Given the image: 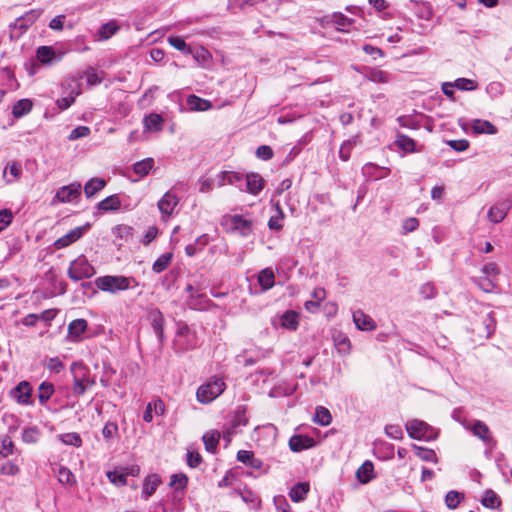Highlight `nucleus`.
Instances as JSON below:
<instances>
[{
    "instance_id": "f257e3e1",
    "label": "nucleus",
    "mask_w": 512,
    "mask_h": 512,
    "mask_svg": "<svg viewBox=\"0 0 512 512\" xmlns=\"http://www.w3.org/2000/svg\"><path fill=\"white\" fill-rule=\"evenodd\" d=\"M175 334L172 341V349L177 355H183L200 346L199 337L194 325H189L183 320L175 322Z\"/></svg>"
},
{
    "instance_id": "f03ea898",
    "label": "nucleus",
    "mask_w": 512,
    "mask_h": 512,
    "mask_svg": "<svg viewBox=\"0 0 512 512\" xmlns=\"http://www.w3.org/2000/svg\"><path fill=\"white\" fill-rule=\"evenodd\" d=\"M222 229L228 234H237L247 238L254 233V221L250 213L224 214L220 219Z\"/></svg>"
},
{
    "instance_id": "7ed1b4c3",
    "label": "nucleus",
    "mask_w": 512,
    "mask_h": 512,
    "mask_svg": "<svg viewBox=\"0 0 512 512\" xmlns=\"http://www.w3.org/2000/svg\"><path fill=\"white\" fill-rule=\"evenodd\" d=\"M94 284L98 289L112 294L139 286V282L134 277L123 275L100 276L95 279Z\"/></svg>"
},
{
    "instance_id": "20e7f679",
    "label": "nucleus",
    "mask_w": 512,
    "mask_h": 512,
    "mask_svg": "<svg viewBox=\"0 0 512 512\" xmlns=\"http://www.w3.org/2000/svg\"><path fill=\"white\" fill-rule=\"evenodd\" d=\"M67 283L59 279L54 269L51 267L40 279L37 290H34V294L39 293L44 299L52 298L56 295H62L66 292Z\"/></svg>"
},
{
    "instance_id": "39448f33",
    "label": "nucleus",
    "mask_w": 512,
    "mask_h": 512,
    "mask_svg": "<svg viewBox=\"0 0 512 512\" xmlns=\"http://www.w3.org/2000/svg\"><path fill=\"white\" fill-rule=\"evenodd\" d=\"M247 408L245 405H239L228 418L223 426V438L229 443L232 437L241 431L242 427L248 424Z\"/></svg>"
},
{
    "instance_id": "423d86ee",
    "label": "nucleus",
    "mask_w": 512,
    "mask_h": 512,
    "mask_svg": "<svg viewBox=\"0 0 512 512\" xmlns=\"http://www.w3.org/2000/svg\"><path fill=\"white\" fill-rule=\"evenodd\" d=\"M410 438L416 440L433 441L439 435V430L419 419L409 420L405 425Z\"/></svg>"
},
{
    "instance_id": "0eeeda50",
    "label": "nucleus",
    "mask_w": 512,
    "mask_h": 512,
    "mask_svg": "<svg viewBox=\"0 0 512 512\" xmlns=\"http://www.w3.org/2000/svg\"><path fill=\"white\" fill-rule=\"evenodd\" d=\"M95 273V268L84 255L71 261L67 270L68 277L74 282L91 278Z\"/></svg>"
},
{
    "instance_id": "6e6552de",
    "label": "nucleus",
    "mask_w": 512,
    "mask_h": 512,
    "mask_svg": "<svg viewBox=\"0 0 512 512\" xmlns=\"http://www.w3.org/2000/svg\"><path fill=\"white\" fill-rule=\"evenodd\" d=\"M226 388L222 378L214 377L206 384L201 385L196 393L197 400L200 403L208 404L220 396Z\"/></svg>"
},
{
    "instance_id": "1a4fd4ad",
    "label": "nucleus",
    "mask_w": 512,
    "mask_h": 512,
    "mask_svg": "<svg viewBox=\"0 0 512 512\" xmlns=\"http://www.w3.org/2000/svg\"><path fill=\"white\" fill-rule=\"evenodd\" d=\"M147 320L158 339V345L162 348L166 342L165 324L166 319L159 308L153 307L147 311Z\"/></svg>"
},
{
    "instance_id": "9d476101",
    "label": "nucleus",
    "mask_w": 512,
    "mask_h": 512,
    "mask_svg": "<svg viewBox=\"0 0 512 512\" xmlns=\"http://www.w3.org/2000/svg\"><path fill=\"white\" fill-rule=\"evenodd\" d=\"M180 100L179 106L181 111H207L214 107L217 109L231 105V101H225L224 103L213 105L209 100L205 98H178Z\"/></svg>"
},
{
    "instance_id": "9b49d317",
    "label": "nucleus",
    "mask_w": 512,
    "mask_h": 512,
    "mask_svg": "<svg viewBox=\"0 0 512 512\" xmlns=\"http://www.w3.org/2000/svg\"><path fill=\"white\" fill-rule=\"evenodd\" d=\"M71 373L73 375L72 392L76 397L85 394L87 388L85 386L86 366L81 362H73L71 364Z\"/></svg>"
},
{
    "instance_id": "f8f14e48",
    "label": "nucleus",
    "mask_w": 512,
    "mask_h": 512,
    "mask_svg": "<svg viewBox=\"0 0 512 512\" xmlns=\"http://www.w3.org/2000/svg\"><path fill=\"white\" fill-rule=\"evenodd\" d=\"M32 26V10L26 12L24 15L15 19L13 23L9 25L10 39L17 41L28 32Z\"/></svg>"
},
{
    "instance_id": "ddd939ff",
    "label": "nucleus",
    "mask_w": 512,
    "mask_h": 512,
    "mask_svg": "<svg viewBox=\"0 0 512 512\" xmlns=\"http://www.w3.org/2000/svg\"><path fill=\"white\" fill-rule=\"evenodd\" d=\"M82 186L78 182L59 188L53 198V203H71L78 200L81 196Z\"/></svg>"
},
{
    "instance_id": "4468645a",
    "label": "nucleus",
    "mask_w": 512,
    "mask_h": 512,
    "mask_svg": "<svg viewBox=\"0 0 512 512\" xmlns=\"http://www.w3.org/2000/svg\"><path fill=\"white\" fill-rule=\"evenodd\" d=\"M91 228L90 223H86L83 226L75 227L67 232L62 237L58 238L54 242L56 249H62L78 241L89 229Z\"/></svg>"
},
{
    "instance_id": "2eb2a0df",
    "label": "nucleus",
    "mask_w": 512,
    "mask_h": 512,
    "mask_svg": "<svg viewBox=\"0 0 512 512\" xmlns=\"http://www.w3.org/2000/svg\"><path fill=\"white\" fill-rule=\"evenodd\" d=\"M88 329V322L83 318L74 319L68 324L67 340L72 343H79L85 339Z\"/></svg>"
},
{
    "instance_id": "dca6fc26",
    "label": "nucleus",
    "mask_w": 512,
    "mask_h": 512,
    "mask_svg": "<svg viewBox=\"0 0 512 512\" xmlns=\"http://www.w3.org/2000/svg\"><path fill=\"white\" fill-rule=\"evenodd\" d=\"M391 149H397L401 151V156L403 157L406 154L420 152L421 148H417L416 142L411 137L397 131L395 135V140L390 146Z\"/></svg>"
},
{
    "instance_id": "f3484780",
    "label": "nucleus",
    "mask_w": 512,
    "mask_h": 512,
    "mask_svg": "<svg viewBox=\"0 0 512 512\" xmlns=\"http://www.w3.org/2000/svg\"><path fill=\"white\" fill-rule=\"evenodd\" d=\"M237 460L254 470L260 471L262 474H267L269 471V466L260 458L255 457L252 451L239 450L237 452Z\"/></svg>"
},
{
    "instance_id": "a211bd4d",
    "label": "nucleus",
    "mask_w": 512,
    "mask_h": 512,
    "mask_svg": "<svg viewBox=\"0 0 512 512\" xmlns=\"http://www.w3.org/2000/svg\"><path fill=\"white\" fill-rule=\"evenodd\" d=\"M18 404H29L32 398V386L29 381H21L9 393Z\"/></svg>"
},
{
    "instance_id": "6ab92c4d",
    "label": "nucleus",
    "mask_w": 512,
    "mask_h": 512,
    "mask_svg": "<svg viewBox=\"0 0 512 512\" xmlns=\"http://www.w3.org/2000/svg\"><path fill=\"white\" fill-rule=\"evenodd\" d=\"M244 191L257 196L265 186L263 177L256 172H249L244 175Z\"/></svg>"
},
{
    "instance_id": "aec40b11",
    "label": "nucleus",
    "mask_w": 512,
    "mask_h": 512,
    "mask_svg": "<svg viewBox=\"0 0 512 512\" xmlns=\"http://www.w3.org/2000/svg\"><path fill=\"white\" fill-rule=\"evenodd\" d=\"M477 87V83L468 78H458L453 82L442 83V92L445 96H453V89L457 88L461 91H472Z\"/></svg>"
},
{
    "instance_id": "412c9836",
    "label": "nucleus",
    "mask_w": 512,
    "mask_h": 512,
    "mask_svg": "<svg viewBox=\"0 0 512 512\" xmlns=\"http://www.w3.org/2000/svg\"><path fill=\"white\" fill-rule=\"evenodd\" d=\"M511 209V201L504 200L492 205L487 213V218L493 224L502 222Z\"/></svg>"
},
{
    "instance_id": "4be33fe9",
    "label": "nucleus",
    "mask_w": 512,
    "mask_h": 512,
    "mask_svg": "<svg viewBox=\"0 0 512 512\" xmlns=\"http://www.w3.org/2000/svg\"><path fill=\"white\" fill-rule=\"evenodd\" d=\"M472 433L481 439L487 446L494 448L496 441L492 438L489 427L481 420H474L469 427Z\"/></svg>"
},
{
    "instance_id": "5701e85b",
    "label": "nucleus",
    "mask_w": 512,
    "mask_h": 512,
    "mask_svg": "<svg viewBox=\"0 0 512 512\" xmlns=\"http://www.w3.org/2000/svg\"><path fill=\"white\" fill-rule=\"evenodd\" d=\"M391 173V169L384 166H379L374 163H366L362 167V174L368 180H380L388 177Z\"/></svg>"
},
{
    "instance_id": "b1692460",
    "label": "nucleus",
    "mask_w": 512,
    "mask_h": 512,
    "mask_svg": "<svg viewBox=\"0 0 512 512\" xmlns=\"http://www.w3.org/2000/svg\"><path fill=\"white\" fill-rule=\"evenodd\" d=\"M63 87L67 96H80L86 89L80 73L67 77L63 83Z\"/></svg>"
},
{
    "instance_id": "393cba45",
    "label": "nucleus",
    "mask_w": 512,
    "mask_h": 512,
    "mask_svg": "<svg viewBox=\"0 0 512 512\" xmlns=\"http://www.w3.org/2000/svg\"><path fill=\"white\" fill-rule=\"evenodd\" d=\"M186 304L190 309L204 311L210 307L212 301L199 289L187 297Z\"/></svg>"
},
{
    "instance_id": "a878e982",
    "label": "nucleus",
    "mask_w": 512,
    "mask_h": 512,
    "mask_svg": "<svg viewBox=\"0 0 512 512\" xmlns=\"http://www.w3.org/2000/svg\"><path fill=\"white\" fill-rule=\"evenodd\" d=\"M315 445L314 438L308 435L295 434L289 439V448L295 453L310 449Z\"/></svg>"
},
{
    "instance_id": "bb28decb",
    "label": "nucleus",
    "mask_w": 512,
    "mask_h": 512,
    "mask_svg": "<svg viewBox=\"0 0 512 512\" xmlns=\"http://www.w3.org/2000/svg\"><path fill=\"white\" fill-rule=\"evenodd\" d=\"M36 59L44 65H52L62 59V54H57L51 46H40L36 50Z\"/></svg>"
},
{
    "instance_id": "cd10ccee",
    "label": "nucleus",
    "mask_w": 512,
    "mask_h": 512,
    "mask_svg": "<svg viewBox=\"0 0 512 512\" xmlns=\"http://www.w3.org/2000/svg\"><path fill=\"white\" fill-rule=\"evenodd\" d=\"M80 75L84 81L85 88L99 85L104 78V72L98 71L92 66H88Z\"/></svg>"
},
{
    "instance_id": "c85d7f7f",
    "label": "nucleus",
    "mask_w": 512,
    "mask_h": 512,
    "mask_svg": "<svg viewBox=\"0 0 512 512\" xmlns=\"http://www.w3.org/2000/svg\"><path fill=\"white\" fill-rule=\"evenodd\" d=\"M188 484V477L184 473L172 474L170 477V486L174 487V499L183 500L184 491Z\"/></svg>"
},
{
    "instance_id": "c756f323",
    "label": "nucleus",
    "mask_w": 512,
    "mask_h": 512,
    "mask_svg": "<svg viewBox=\"0 0 512 512\" xmlns=\"http://www.w3.org/2000/svg\"><path fill=\"white\" fill-rule=\"evenodd\" d=\"M161 483V478L157 474L148 475L143 481V488L141 491V497L144 500H148L157 490Z\"/></svg>"
},
{
    "instance_id": "7c9ffc66",
    "label": "nucleus",
    "mask_w": 512,
    "mask_h": 512,
    "mask_svg": "<svg viewBox=\"0 0 512 512\" xmlns=\"http://www.w3.org/2000/svg\"><path fill=\"white\" fill-rule=\"evenodd\" d=\"M353 322L356 327L362 331H372L376 328L375 321L362 310L353 312Z\"/></svg>"
},
{
    "instance_id": "2f4dec72",
    "label": "nucleus",
    "mask_w": 512,
    "mask_h": 512,
    "mask_svg": "<svg viewBox=\"0 0 512 512\" xmlns=\"http://www.w3.org/2000/svg\"><path fill=\"white\" fill-rule=\"evenodd\" d=\"M177 204V196L168 191L158 201V208L163 215L170 216L173 213L174 208L176 207Z\"/></svg>"
},
{
    "instance_id": "473e14b6",
    "label": "nucleus",
    "mask_w": 512,
    "mask_h": 512,
    "mask_svg": "<svg viewBox=\"0 0 512 512\" xmlns=\"http://www.w3.org/2000/svg\"><path fill=\"white\" fill-rule=\"evenodd\" d=\"M59 312V309L51 308L44 310L40 314H34V328H39L40 326L50 327Z\"/></svg>"
},
{
    "instance_id": "72a5a7b5",
    "label": "nucleus",
    "mask_w": 512,
    "mask_h": 512,
    "mask_svg": "<svg viewBox=\"0 0 512 512\" xmlns=\"http://www.w3.org/2000/svg\"><path fill=\"white\" fill-rule=\"evenodd\" d=\"M279 321L282 328L295 331L299 326V314L294 310H287L279 317Z\"/></svg>"
},
{
    "instance_id": "f704fd0d",
    "label": "nucleus",
    "mask_w": 512,
    "mask_h": 512,
    "mask_svg": "<svg viewBox=\"0 0 512 512\" xmlns=\"http://www.w3.org/2000/svg\"><path fill=\"white\" fill-rule=\"evenodd\" d=\"M121 207V201L117 194L110 195L98 202L96 208L101 212H115L118 211Z\"/></svg>"
},
{
    "instance_id": "c9c22d12",
    "label": "nucleus",
    "mask_w": 512,
    "mask_h": 512,
    "mask_svg": "<svg viewBox=\"0 0 512 512\" xmlns=\"http://www.w3.org/2000/svg\"><path fill=\"white\" fill-rule=\"evenodd\" d=\"M144 128L150 132H159L163 129L164 119L160 114L150 113L143 120Z\"/></svg>"
},
{
    "instance_id": "e433bc0d",
    "label": "nucleus",
    "mask_w": 512,
    "mask_h": 512,
    "mask_svg": "<svg viewBox=\"0 0 512 512\" xmlns=\"http://www.w3.org/2000/svg\"><path fill=\"white\" fill-rule=\"evenodd\" d=\"M356 477L361 484H367L375 478L374 465L371 461H365L357 470Z\"/></svg>"
},
{
    "instance_id": "4c0bfd02",
    "label": "nucleus",
    "mask_w": 512,
    "mask_h": 512,
    "mask_svg": "<svg viewBox=\"0 0 512 512\" xmlns=\"http://www.w3.org/2000/svg\"><path fill=\"white\" fill-rule=\"evenodd\" d=\"M53 472L57 475L59 483L63 485H75L77 483L75 475L65 466L56 465Z\"/></svg>"
},
{
    "instance_id": "58836bf2",
    "label": "nucleus",
    "mask_w": 512,
    "mask_h": 512,
    "mask_svg": "<svg viewBox=\"0 0 512 512\" xmlns=\"http://www.w3.org/2000/svg\"><path fill=\"white\" fill-rule=\"evenodd\" d=\"M309 489L310 487L308 483L298 482L290 489L289 497L293 502H302L306 499Z\"/></svg>"
},
{
    "instance_id": "ea45409f",
    "label": "nucleus",
    "mask_w": 512,
    "mask_h": 512,
    "mask_svg": "<svg viewBox=\"0 0 512 512\" xmlns=\"http://www.w3.org/2000/svg\"><path fill=\"white\" fill-rule=\"evenodd\" d=\"M495 278H491L489 276H479V277H472L471 281L478 286L480 290H482L485 293H492L497 288Z\"/></svg>"
},
{
    "instance_id": "a19ab883",
    "label": "nucleus",
    "mask_w": 512,
    "mask_h": 512,
    "mask_svg": "<svg viewBox=\"0 0 512 512\" xmlns=\"http://www.w3.org/2000/svg\"><path fill=\"white\" fill-rule=\"evenodd\" d=\"M472 130L475 134H489L494 135L498 129L494 124L488 120L475 119L472 124Z\"/></svg>"
},
{
    "instance_id": "79ce46f5",
    "label": "nucleus",
    "mask_w": 512,
    "mask_h": 512,
    "mask_svg": "<svg viewBox=\"0 0 512 512\" xmlns=\"http://www.w3.org/2000/svg\"><path fill=\"white\" fill-rule=\"evenodd\" d=\"M361 142L360 135H354L350 139L344 141L339 149V158L342 161H348L351 156L352 149Z\"/></svg>"
},
{
    "instance_id": "37998d69",
    "label": "nucleus",
    "mask_w": 512,
    "mask_h": 512,
    "mask_svg": "<svg viewBox=\"0 0 512 512\" xmlns=\"http://www.w3.org/2000/svg\"><path fill=\"white\" fill-rule=\"evenodd\" d=\"M107 182L106 180L102 178H91L86 184L84 185V193L87 198H91L94 195H96L98 192H100L104 187L106 186Z\"/></svg>"
},
{
    "instance_id": "c03bdc74",
    "label": "nucleus",
    "mask_w": 512,
    "mask_h": 512,
    "mask_svg": "<svg viewBox=\"0 0 512 512\" xmlns=\"http://www.w3.org/2000/svg\"><path fill=\"white\" fill-rule=\"evenodd\" d=\"M257 279L263 291H267L275 285V275L271 268L262 269Z\"/></svg>"
},
{
    "instance_id": "a18cd8bd",
    "label": "nucleus",
    "mask_w": 512,
    "mask_h": 512,
    "mask_svg": "<svg viewBox=\"0 0 512 512\" xmlns=\"http://www.w3.org/2000/svg\"><path fill=\"white\" fill-rule=\"evenodd\" d=\"M220 436V432L217 430L208 431L203 435L202 440L207 452H216Z\"/></svg>"
},
{
    "instance_id": "49530a36",
    "label": "nucleus",
    "mask_w": 512,
    "mask_h": 512,
    "mask_svg": "<svg viewBox=\"0 0 512 512\" xmlns=\"http://www.w3.org/2000/svg\"><path fill=\"white\" fill-rule=\"evenodd\" d=\"M55 392L54 385L51 382L44 381L38 388V400L45 406Z\"/></svg>"
},
{
    "instance_id": "de8ad7c7",
    "label": "nucleus",
    "mask_w": 512,
    "mask_h": 512,
    "mask_svg": "<svg viewBox=\"0 0 512 512\" xmlns=\"http://www.w3.org/2000/svg\"><path fill=\"white\" fill-rule=\"evenodd\" d=\"M412 448L415 451L416 456L422 461L432 463L438 462V457L433 449L421 447L416 444H412Z\"/></svg>"
},
{
    "instance_id": "09e8293b",
    "label": "nucleus",
    "mask_w": 512,
    "mask_h": 512,
    "mask_svg": "<svg viewBox=\"0 0 512 512\" xmlns=\"http://www.w3.org/2000/svg\"><path fill=\"white\" fill-rule=\"evenodd\" d=\"M119 29L120 26L118 25L117 21L112 20L102 24L98 30V34L100 39L107 40L113 35H115L119 31Z\"/></svg>"
},
{
    "instance_id": "8fccbe9b",
    "label": "nucleus",
    "mask_w": 512,
    "mask_h": 512,
    "mask_svg": "<svg viewBox=\"0 0 512 512\" xmlns=\"http://www.w3.org/2000/svg\"><path fill=\"white\" fill-rule=\"evenodd\" d=\"M154 159L153 158H145L136 162L133 165V172L140 177H144L149 174V172L154 167Z\"/></svg>"
},
{
    "instance_id": "3c124183",
    "label": "nucleus",
    "mask_w": 512,
    "mask_h": 512,
    "mask_svg": "<svg viewBox=\"0 0 512 512\" xmlns=\"http://www.w3.org/2000/svg\"><path fill=\"white\" fill-rule=\"evenodd\" d=\"M313 421L321 426H328L332 422L330 411L324 406H317Z\"/></svg>"
},
{
    "instance_id": "603ef678",
    "label": "nucleus",
    "mask_w": 512,
    "mask_h": 512,
    "mask_svg": "<svg viewBox=\"0 0 512 512\" xmlns=\"http://www.w3.org/2000/svg\"><path fill=\"white\" fill-rule=\"evenodd\" d=\"M58 439L65 445L73 446L79 448L83 444V440L79 433L77 432H68L64 434L58 435Z\"/></svg>"
},
{
    "instance_id": "864d4df0",
    "label": "nucleus",
    "mask_w": 512,
    "mask_h": 512,
    "mask_svg": "<svg viewBox=\"0 0 512 512\" xmlns=\"http://www.w3.org/2000/svg\"><path fill=\"white\" fill-rule=\"evenodd\" d=\"M173 258L171 252H166L159 256L152 265V270L155 273H161L168 268Z\"/></svg>"
},
{
    "instance_id": "5fc2aeb1",
    "label": "nucleus",
    "mask_w": 512,
    "mask_h": 512,
    "mask_svg": "<svg viewBox=\"0 0 512 512\" xmlns=\"http://www.w3.org/2000/svg\"><path fill=\"white\" fill-rule=\"evenodd\" d=\"M168 43L175 49L184 53L185 55L193 54L192 48L180 36H169Z\"/></svg>"
},
{
    "instance_id": "6e6d98bb",
    "label": "nucleus",
    "mask_w": 512,
    "mask_h": 512,
    "mask_svg": "<svg viewBox=\"0 0 512 512\" xmlns=\"http://www.w3.org/2000/svg\"><path fill=\"white\" fill-rule=\"evenodd\" d=\"M32 108V101L29 98H21L14 106H13V115L15 118L22 117L24 114L28 113Z\"/></svg>"
},
{
    "instance_id": "4d7b16f0",
    "label": "nucleus",
    "mask_w": 512,
    "mask_h": 512,
    "mask_svg": "<svg viewBox=\"0 0 512 512\" xmlns=\"http://www.w3.org/2000/svg\"><path fill=\"white\" fill-rule=\"evenodd\" d=\"M43 365L50 371L52 374H59L64 369V363L59 357H47L43 361Z\"/></svg>"
},
{
    "instance_id": "13d9d810",
    "label": "nucleus",
    "mask_w": 512,
    "mask_h": 512,
    "mask_svg": "<svg viewBox=\"0 0 512 512\" xmlns=\"http://www.w3.org/2000/svg\"><path fill=\"white\" fill-rule=\"evenodd\" d=\"M14 444L8 435H0V458H6L12 455Z\"/></svg>"
},
{
    "instance_id": "bf43d9fd",
    "label": "nucleus",
    "mask_w": 512,
    "mask_h": 512,
    "mask_svg": "<svg viewBox=\"0 0 512 512\" xmlns=\"http://www.w3.org/2000/svg\"><path fill=\"white\" fill-rule=\"evenodd\" d=\"M244 175L236 171H229V174H224L227 177V184L237 187L240 191H244Z\"/></svg>"
},
{
    "instance_id": "052dcab7",
    "label": "nucleus",
    "mask_w": 512,
    "mask_h": 512,
    "mask_svg": "<svg viewBox=\"0 0 512 512\" xmlns=\"http://www.w3.org/2000/svg\"><path fill=\"white\" fill-rule=\"evenodd\" d=\"M484 507L495 508L500 505L501 501L498 495L493 490H486L481 500Z\"/></svg>"
},
{
    "instance_id": "680f3d73",
    "label": "nucleus",
    "mask_w": 512,
    "mask_h": 512,
    "mask_svg": "<svg viewBox=\"0 0 512 512\" xmlns=\"http://www.w3.org/2000/svg\"><path fill=\"white\" fill-rule=\"evenodd\" d=\"M464 499V494L455 490H451L446 494L445 503L449 509H456L461 500Z\"/></svg>"
},
{
    "instance_id": "e2e57ef3",
    "label": "nucleus",
    "mask_w": 512,
    "mask_h": 512,
    "mask_svg": "<svg viewBox=\"0 0 512 512\" xmlns=\"http://www.w3.org/2000/svg\"><path fill=\"white\" fill-rule=\"evenodd\" d=\"M115 374L116 371L110 364L103 363V372L100 378L101 385L103 387H109Z\"/></svg>"
},
{
    "instance_id": "0e129e2a",
    "label": "nucleus",
    "mask_w": 512,
    "mask_h": 512,
    "mask_svg": "<svg viewBox=\"0 0 512 512\" xmlns=\"http://www.w3.org/2000/svg\"><path fill=\"white\" fill-rule=\"evenodd\" d=\"M419 293L423 299L431 300L437 296L438 290L432 282H426L421 285Z\"/></svg>"
},
{
    "instance_id": "69168bd1",
    "label": "nucleus",
    "mask_w": 512,
    "mask_h": 512,
    "mask_svg": "<svg viewBox=\"0 0 512 512\" xmlns=\"http://www.w3.org/2000/svg\"><path fill=\"white\" fill-rule=\"evenodd\" d=\"M366 77L375 83H386L388 81L389 75L387 72L380 69H369L366 73Z\"/></svg>"
},
{
    "instance_id": "338daca9",
    "label": "nucleus",
    "mask_w": 512,
    "mask_h": 512,
    "mask_svg": "<svg viewBox=\"0 0 512 512\" xmlns=\"http://www.w3.org/2000/svg\"><path fill=\"white\" fill-rule=\"evenodd\" d=\"M107 477L111 483L116 484L118 486H124L127 484V479L122 468H120V470L115 469L113 471H108Z\"/></svg>"
},
{
    "instance_id": "774afa93",
    "label": "nucleus",
    "mask_w": 512,
    "mask_h": 512,
    "mask_svg": "<svg viewBox=\"0 0 512 512\" xmlns=\"http://www.w3.org/2000/svg\"><path fill=\"white\" fill-rule=\"evenodd\" d=\"M102 435L105 440H111L118 436V424L114 421H108L102 429Z\"/></svg>"
}]
</instances>
